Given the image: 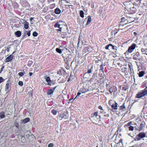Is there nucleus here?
<instances>
[{"mask_svg": "<svg viewBox=\"0 0 147 147\" xmlns=\"http://www.w3.org/2000/svg\"><path fill=\"white\" fill-rule=\"evenodd\" d=\"M90 119L92 122L96 124L100 125L101 122L100 120V116L98 115V112H95L92 116Z\"/></svg>", "mask_w": 147, "mask_h": 147, "instance_id": "f257e3e1", "label": "nucleus"}, {"mask_svg": "<svg viewBox=\"0 0 147 147\" xmlns=\"http://www.w3.org/2000/svg\"><path fill=\"white\" fill-rule=\"evenodd\" d=\"M146 136V133L144 132H141L137 135L136 138L135 140H140L141 139L144 138Z\"/></svg>", "mask_w": 147, "mask_h": 147, "instance_id": "f03ea898", "label": "nucleus"}, {"mask_svg": "<svg viewBox=\"0 0 147 147\" xmlns=\"http://www.w3.org/2000/svg\"><path fill=\"white\" fill-rule=\"evenodd\" d=\"M136 47V44L134 43L132 44L129 47L127 51L125 53V54H128V53H131L135 49Z\"/></svg>", "mask_w": 147, "mask_h": 147, "instance_id": "7ed1b4c3", "label": "nucleus"}, {"mask_svg": "<svg viewBox=\"0 0 147 147\" xmlns=\"http://www.w3.org/2000/svg\"><path fill=\"white\" fill-rule=\"evenodd\" d=\"M109 103L111 106L112 111L116 110L117 109V104L115 101L111 100H109Z\"/></svg>", "mask_w": 147, "mask_h": 147, "instance_id": "20e7f679", "label": "nucleus"}, {"mask_svg": "<svg viewBox=\"0 0 147 147\" xmlns=\"http://www.w3.org/2000/svg\"><path fill=\"white\" fill-rule=\"evenodd\" d=\"M126 7L128 9H131L134 8V4L131 2L130 1L127 3Z\"/></svg>", "mask_w": 147, "mask_h": 147, "instance_id": "39448f33", "label": "nucleus"}, {"mask_svg": "<svg viewBox=\"0 0 147 147\" xmlns=\"http://www.w3.org/2000/svg\"><path fill=\"white\" fill-rule=\"evenodd\" d=\"M111 47L112 49L113 50H115L116 51L117 50V47L114 46L111 44H109L107 45L106 47L105 48L106 49L109 50V47Z\"/></svg>", "mask_w": 147, "mask_h": 147, "instance_id": "423d86ee", "label": "nucleus"}, {"mask_svg": "<svg viewBox=\"0 0 147 147\" xmlns=\"http://www.w3.org/2000/svg\"><path fill=\"white\" fill-rule=\"evenodd\" d=\"M145 95L142 91L139 92L137 94L136 97L138 98H140L144 96Z\"/></svg>", "mask_w": 147, "mask_h": 147, "instance_id": "0eeeda50", "label": "nucleus"}, {"mask_svg": "<svg viewBox=\"0 0 147 147\" xmlns=\"http://www.w3.org/2000/svg\"><path fill=\"white\" fill-rule=\"evenodd\" d=\"M30 121V119L28 117H27L26 118L24 119L23 120H21L20 121V123H22L24 124H25L28 122H29Z\"/></svg>", "mask_w": 147, "mask_h": 147, "instance_id": "6e6552de", "label": "nucleus"}, {"mask_svg": "<svg viewBox=\"0 0 147 147\" xmlns=\"http://www.w3.org/2000/svg\"><path fill=\"white\" fill-rule=\"evenodd\" d=\"M9 88H10V84L8 83H7L6 84L5 87V91L8 92L9 90Z\"/></svg>", "mask_w": 147, "mask_h": 147, "instance_id": "1a4fd4ad", "label": "nucleus"}, {"mask_svg": "<svg viewBox=\"0 0 147 147\" xmlns=\"http://www.w3.org/2000/svg\"><path fill=\"white\" fill-rule=\"evenodd\" d=\"M127 22L128 23H131L134 21V18L131 17L129 16H127Z\"/></svg>", "mask_w": 147, "mask_h": 147, "instance_id": "9d476101", "label": "nucleus"}, {"mask_svg": "<svg viewBox=\"0 0 147 147\" xmlns=\"http://www.w3.org/2000/svg\"><path fill=\"white\" fill-rule=\"evenodd\" d=\"M128 66L130 71L131 74L133 75V74L134 73V71L133 69V66L132 65V64L131 63L130 64H129Z\"/></svg>", "mask_w": 147, "mask_h": 147, "instance_id": "9b49d317", "label": "nucleus"}, {"mask_svg": "<svg viewBox=\"0 0 147 147\" xmlns=\"http://www.w3.org/2000/svg\"><path fill=\"white\" fill-rule=\"evenodd\" d=\"M145 126V125L144 124L141 123L140 124L139 129H138V130L140 131H142L144 128Z\"/></svg>", "mask_w": 147, "mask_h": 147, "instance_id": "f8f14e48", "label": "nucleus"}, {"mask_svg": "<svg viewBox=\"0 0 147 147\" xmlns=\"http://www.w3.org/2000/svg\"><path fill=\"white\" fill-rule=\"evenodd\" d=\"M23 23H24V27L25 29H27L28 28V23L26 21H25L24 20H23Z\"/></svg>", "mask_w": 147, "mask_h": 147, "instance_id": "ddd939ff", "label": "nucleus"}, {"mask_svg": "<svg viewBox=\"0 0 147 147\" xmlns=\"http://www.w3.org/2000/svg\"><path fill=\"white\" fill-rule=\"evenodd\" d=\"M13 56L11 55L5 59V62H7L11 61L13 59Z\"/></svg>", "mask_w": 147, "mask_h": 147, "instance_id": "4468645a", "label": "nucleus"}, {"mask_svg": "<svg viewBox=\"0 0 147 147\" xmlns=\"http://www.w3.org/2000/svg\"><path fill=\"white\" fill-rule=\"evenodd\" d=\"M45 79L46 81L48 83V84L50 86H51L50 83L51 82V81L49 77L45 76Z\"/></svg>", "mask_w": 147, "mask_h": 147, "instance_id": "2eb2a0df", "label": "nucleus"}, {"mask_svg": "<svg viewBox=\"0 0 147 147\" xmlns=\"http://www.w3.org/2000/svg\"><path fill=\"white\" fill-rule=\"evenodd\" d=\"M140 53L139 52H137L134 55L133 59L134 60H136L140 56Z\"/></svg>", "mask_w": 147, "mask_h": 147, "instance_id": "dca6fc26", "label": "nucleus"}, {"mask_svg": "<svg viewBox=\"0 0 147 147\" xmlns=\"http://www.w3.org/2000/svg\"><path fill=\"white\" fill-rule=\"evenodd\" d=\"M15 35L18 37H20L21 35V32L20 31H18L15 32Z\"/></svg>", "mask_w": 147, "mask_h": 147, "instance_id": "f3484780", "label": "nucleus"}, {"mask_svg": "<svg viewBox=\"0 0 147 147\" xmlns=\"http://www.w3.org/2000/svg\"><path fill=\"white\" fill-rule=\"evenodd\" d=\"M5 117V113L3 112L0 113V117L1 119H3Z\"/></svg>", "mask_w": 147, "mask_h": 147, "instance_id": "a211bd4d", "label": "nucleus"}, {"mask_svg": "<svg viewBox=\"0 0 147 147\" xmlns=\"http://www.w3.org/2000/svg\"><path fill=\"white\" fill-rule=\"evenodd\" d=\"M55 13L59 14L60 13L61 10L57 8L55 10Z\"/></svg>", "mask_w": 147, "mask_h": 147, "instance_id": "6ab92c4d", "label": "nucleus"}, {"mask_svg": "<svg viewBox=\"0 0 147 147\" xmlns=\"http://www.w3.org/2000/svg\"><path fill=\"white\" fill-rule=\"evenodd\" d=\"M88 20L87 22L86 23L87 25H88L90 23V22L91 21V17L90 16H89L88 17Z\"/></svg>", "mask_w": 147, "mask_h": 147, "instance_id": "aec40b11", "label": "nucleus"}, {"mask_svg": "<svg viewBox=\"0 0 147 147\" xmlns=\"http://www.w3.org/2000/svg\"><path fill=\"white\" fill-rule=\"evenodd\" d=\"M53 90L52 89H51L49 90H48L47 92V94L48 95H51V94H52L53 92Z\"/></svg>", "mask_w": 147, "mask_h": 147, "instance_id": "412c9836", "label": "nucleus"}, {"mask_svg": "<svg viewBox=\"0 0 147 147\" xmlns=\"http://www.w3.org/2000/svg\"><path fill=\"white\" fill-rule=\"evenodd\" d=\"M132 122H129L128 123H127L126 125H125V127H129L130 126H131V125H132Z\"/></svg>", "mask_w": 147, "mask_h": 147, "instance_id": "4be33fe9", "label": "nucleus"}, {"mask_svg": "<svg viewBox=\"0 0 147 147\" xmlns=\"http://www.w3.org/2000/svg\"><path fill=\"white\" fill-rule=\"evenodd\" d=\"M144 72L143 71H140L139 72V76L140 77H142L144 75Z\"/></svg>", "mask_w": 147, "mask_h": 147, "instance_id": "5701e85b", "label": "nucleus"}, {"mask_svg": "<svg viewBox=\"0 0 147 147\" xmlns=\"http://www.w3.org/2000/svg\"><path fill=\"white\" fill-rule=\"evenodd\" d=\"M143 92L145 95H146L147 94V87H146L144 90H142Z\"/></svg>", "mask_w": 147, "mask_h": 147, "instance_id": "b1692460", "label": "nucleus"}, {"mask_svg": "<svg viewBox=\"0 0 147 147\" xmlns=\"http://www.w3.org/2000/svg\"><path fill=\"white\" fill-rule=\"evenodd\" d=\"M80 16L81 17L83 18L84 17V13L83 11L81 10L80 11Z\"/></svg>", "mask_w": 147, "mask_h": 147, "instance_id": "393cba45", "label": "nucleus"}, {"mask_svg": "<svg viewBox=\"0 0 147 147\" xmlns=\"http://www.w3.org/2000/svg\"><path fill=\"white\" fill-rule=\"evenodd\" d=\"M56 51L58 53H62L61 50L59 48H57L56 49Z\"/></svg>", "mask_w": 147, "mask_h": 147, "instance_id": "a878e982", "label": "nucleus"}, {"mask_svg": "<svg viewBox=\"0 0 147 147\" xmlns=\"http://www.w3.org/2000/svg\"><path fill=\"white\" fill-rule=\"evenodd\" d=\"M51 112L54 115H56L57 113V111L54 109L53 110L51 111Z\"/></svg>", "mask_w": 147, "mask_h": 147, "instance_id": "bb28decb", "label": "nucleus"}, {"mask_svg": "<svg viewBox=\"0 0 147 147\" xmlns=\"http://www.w3.org/2000/svg\"><path fill=\"white\" fill-rule=\"evenodd\" d=\"M125 108V107L124 106V104H123L119 108V110H123Z\"/></svg>", "mask_w": 147, "mask_h": 147, "instance_id": "cd10ccee", "label": "nucleus"}, {"mask_svg": "<svg viewBox=\"0 0 147 147\" xmlns=\"http://www.w3.org/2000/svg\"><path fill=\"white\" fill-rule=\"evenodd\" d=\"M14 125L18 128L19 127V123L17 121H16L15 122Z\"/></svg>", "mask_w": 147, "mask_h": 147, "instance_id": "c85d7f7f", "label": "nucleus"}, {"mask_svg": "<svg viewBox=\"0 0 147 147\" xmlns=\"http://www.w3.org/2000/svg\"><path fill=\"white\" fill-rule=\"evenodd\" d=\"M129 130L130 131H133L134 129V127L132 126H130L129 127Z\"/></svg>", "mask_w": 147, "mask_h": 147, "instance_id": "c756f323", "label": "nucleus"}, {"mask_svg": "<svg viewBox=\"0 0 147 147\" xmlns=\"http://www.w3.org/2000/svg\"><path fill=\"white\" fill-rule=\"evenodd\" d=\"M35 37L36 36L38 35V34L36 31L34 32L32 34Z\"/></svg>", "mask_w": 147, "mask_h": 147, "instance_id": "7c9ffc66", "label": "nucleus"}, {"mask_svg": "<svg viewBox=\"0 0 147 147\" xmlns=\"http://www.w3.org/2000/svg\"><path fill=\"white\" fill-rule=\"evenodd\" d=\"M55 28H60V24H55Z\"/></svg>", "mask_w": 147, "mask_h": 147, "instance_id": "2f4dec72", "label": "nucleus"}, {"mask_svg": "<svg viewBox=\"0 0 147 147\" xmlns=\"http://www.w3.org/2000/svg\"><path fill=\"white\" fill-rule=\"evenodd\" d=\"M18 84L21 86H22L23 85V82L22 81H20L18 82Z\"/></svg>", "mask_w": 147, "mask_h": 147, "instance_id": "473e14b6", "label": "nucleus"}, {"mask_svg": "<svg viewBox=\"0 0 147 147\" xmlns=\"http://www.w3.org/2000/svg\"><path fill=\"white\" fill-rule=\"evenodd\" d=\"M98 108L99 109H100V110H101L102 111H101L100 112L101 113H102L103 112V109L102 107L101 106H99Z\"/></svg>", "mask_w": 147, "mask_h": 147, "instance_id": "72a5a7b5", "label": "nucleus"}, {"mask_svg": "<svg viewBox=\"0 0 147 147\" xmlns=\"http://www.w3.org/2000/svg\"><path fill=\"white\" fill-rule=\"evenodd\" d=\"M54 146L53 144V143H50L48 145V147H53Z\"/></svg>", "mask_w": 147, "mask_h": 147, "instance_id": "f704fd0d", "label": "nucleus"}, {"mask_svg": "<svg viewBox=\"0 0 147 147\" xmlns=\"http://www.w3.org/2000/svg\"><path fill=\"white\" fill-rule=\"evenodd\" d=\"M92 68V67H91V69H89L87 71V73L88 74L91 73L92 72V70H91V69Z\"/></svg>", "mask_w": 147, "mask_h": 147, "instance_id": "c9c22d12", "label": "nucleus"}, {"mask_svg": "<svg viewBox=\"0 0 147 147\" xmlns=\"http://www.w3.org/2000/svg\"><path fill=\"white\" fill-rule=\"evenodd\" d=\"M18 75L19 76H22L23 75L24 73L22 72H20L19 73Z\"/></svg>", "mask_w": 147, "mask_h": 147, "instance_id": "e433bc0d", "label": "nucleus"}, {"mask_svg": "<svg viewBox=\"0 0 147 147\" xmlns=\"http://www.w3.org/2000/svg\"><path fill=\"white\" fill-rule=\"evenodd\" d=\"M104 117H106V118L107 119L108 118V117L109 116V115L108 114H106L105 115H104Z\"/></svg>", "mask_w": 147, "mask_h": 147, "instance_id": "4c0bfd02", "label": "nucleus"}, {"mask_svg": "<svg viewBox=\"0 0 147 147\" xmlns=\"http://www.w3.org/2000/svg\"><path fill=\"white\" fill-rule=\"evenodd\" d=\"M4 81V79L2 77H0V83L3 82Z\"/></svg>", "mask_w": 147, "mask_h": 147, "instance_id": "58836bf2", "label": "nucleus"}, {"mask_svg": "<svg viewBox=\"0 0 147 147\" xmlns=\"http://www.w3.org/2000/svg\"><path fill=\"white\" fill-rule=\"evenodd\" d=\"M10 48V47H7L6 49H5V50L9 52Z\"/></svg>", "mask_w": 147, "mask_h": 147, "instance_id": "ea45409f", "label": "nucleus"}, {"mask_svg": "<svg viewBox=\"0 0 147 147\" xmlns=\"http://www.w3.org/2000/svg\"><path fill=\"white\" fill-rule=\"evenodd\" d=\"M27 34L28 36H30V31H29L27 33Z\"/></svg>", "mask_w": 147, "mask_h": 147, "instance_id": "a19ab883", "label": "nucleus"}, {"mask_svg": "<svg viewBox=\"0 0 147 147\" xmlns=\"http://www.w3.org/2000/svg\"><path fill=\"white\" fill-rule=\"evenodd\" d=\"M81 93L80 92H78L77 94V96L75 98H76L78 96H79L80 94Z\"/></svg>", "mask_w": 147, "mask_h": 147, "instance_id": "79ce46f5", "label": "nucleus"}, {"mask_svg": "<svg viewBox=\"0 0 147 147\" xmlns=\"http://www.w3.org/2000/svg\"><path fill=\"white\" fill-rule=\"evenodd\" d=\"M4 66H3L1 68V70H0V72L1 73L3 71V69L4 68Z\"/></svg>", "mask_w": 147, "mask_h": 147, "instance_id": "37998d69", "label": "nucleus"}, {"mask_svg": "<svg viewBox=\"0 0 147 147\" xmlns=\"http://www.w3.org/2000/svg\"><path fill=\"white\" fill-rule=\"evenodd\" d=\"M29 94H30V95L31 96H32V91H31L30 92V93H29Z\"/></svg>", "mask_w": 147, "mask_h": 147, "instance_id": "c03bdc74", "label": "nucleus"}, {"mask_svg": "<svg viewBox=\"0 0 147 147\" xmlns=\"http://www.w3.org/2000/svg\"><path fill=\"white\" fill-rule=\"evenodd\" d=\"M33 74L32 73V72H30L29 73V75L30 76H31Z\"/></svg>", "mask_w": 147, "mask_h": 147, "instance_id": "a18cd8bd", "label": "nucleus"}, {"mask_svg": "<svg viewBox=\"0 0 147 147\" xmlns=\"http://www.w3.org/2000/svg\"><path fill=\"white\" fill-rule=\"evenodd\" d=\"M66 113H67V115L66 116H66V117H67V118H65V119H67V118H68V115H68V113H67V112H66Z\"/></svg>", "mask_w": 147, "mask_h": 147, "instance_id": "49530a36", "label": "nucleus"}, {"mask_svg": "<svg viewBox=\"0 0 147 147\" xmlns=\"http://www.w3.org/2000/svg\"><path fill=\"white\" fill-rule=\"evenodd\" d=\"M122 139H120L119 141V143H122Z\"/></svg>", "mask_w": 147, "mask_h": 147, "instance_id": "de8ad7c7", "label": "nucleus"}, {"mask_svg": "<svg viewBox=\"0 0 147 147\" xmlns=\"http://www.w3.org/2000/svg\"><path fill=\"white\" fill-rule=\"evenodd\" d=\"M60 73H61V74H61V70L59 71L58 72V74H60Z\"/></svg>", "mask_w": 147, "mask_h": 147, "instance_id": "09e8293b", "label": "nucleus"}, {"mask_svg": "<svg viewBox=\"0 0 147 147\" xmlns=\"http://www.w3.org/2000/svg\"><path fill=\"white\" fill-rule=\"evenodd\" d=\"M72 79H73V78H71V79L72 80ZM70 79H70V77H69V78H68V80L67 81H68V82H69L70 80Z\"/></svg>", "mask_w": 147, "mask_h": 147, "instance_id": "8fccbe9b", "label": "nucleus"}, {"mask_svg": "<svg viewBox=\"0 0 147 147\" xmlns=\"http://www.w3.org/2000/svg\"><path fill=\"white\" fill-rule=\"evenodd\" d=\"M134 34L135 36H136L137 35V33L135 32H134Z\"/></svg>", "mask_w": 147, "mask_h": 147, "instance_id": "3c124183", "label": "nucleus"}, {"mask_svg": "<svg viewBox=\"0 0 147 147\" xmlns=\"http://www.w3.org/2000/svg\"><path fill=\"white\" fill-rule=\"evenodd\" d=\"M32 19H33V18H30V20L31 21H32Z\"/></svg>", "mask_w": 147, "mask_h": 147, "instance_id": "603ef678", "label": "nucleus"}, {"mask_svg": "<svg viewBox=\"0 0 147 147\" xmlns=\"http://www.w3.org/2000/svg\"><path fill=\"white\" fill-rule=\"evenodd\" d=\"M111 48V47H109V48L110 49Z\"/></svg>", "mask_w": 147, "mask_h": 147, "instance_id": "864d4df0", "label": "nucleus"}, {"mask_svg": "<svg viewBox=\"0 0 147 147\" xmlns=\"http://www.w3.org/2000/svg\"><path fill=\"white\" fill-rule=\"evenodd\" d=\"M123 18H122V19L123 20Z\"/></svg>", "mask_w": 147, "mask_h": 147, "instance_id": "5fc2aeb1", "label": "nucleus"}, {"mask_svg": "<svg viewBox=\"0 0 147 147\" xmlns=\"http://www.w3.org/2000/svg\"><path fill=\"white\" fill-rule=\"evenodd\" d=\"M146 137L147 138V136Z\"/></svg>", "mask_w": 147, "mask_h": 147, "instance_id": "6e6d98bb", "label": "nucleus"}, {"mask_svg": "<svg viewBox=\"0 0 147 147\" xmlns=\"http://www.w3.org/2000/svg\"><path fill=\"white\" fill-rule=\"evenodd\" d=\"M82 93H85V92H82Z\"/></svg>", "mask_w": 147, "mask_h": 147, "instance_id": "4d7b16f0", "label": "nucleus"}, {"mask_svg": "<svg viewBox=\"0 0 147 147\" xmlns=\"http://www.w3.org/2000/svg\"><path fill=\"white\" fill-rule=\"evenodd\" d=\"M96 147H98V146H97Z\"/></svg>", "mask_w": 147, "mask_h": 147, "instance_id": "13d9d810", "label": "nucleus"}, {"mask_svg": "<svg viewBox=\"0 0 147 147\" xmlns=\"http://www.w3.org/2000/svg\"><path fill=\"white\" fill-rule=\"evenodd\" d=\"M146 87H147V86Z\"/></svg>", "mask_w": 147, "mask_h": 147, "instance_id": "bf43d9fd", "label": "nucleus"}]
</instances>
